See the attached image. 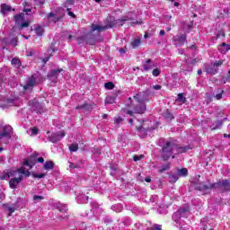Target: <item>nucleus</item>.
I'll use <instances>...</instances> for the list:
<instances>
[{"label":"nucleus","instance_id":"nucleus-14","mask_svg":"<svg viewBox=\"0 0 230 230\" xmlns=\"http://www.w3.org/2000/svg\"><path fill=\"white\" fill-rule=\"evenodd\" d=\"M34 31L38 37H42V35H44V27L40 25H35Z\"/></svg>","mask_w":230,"mask_h":230},{"label":"nucleus","instance_id":"nucleus-5","mask_svg":"<svg viewBox=\"0 0 230 230\" xmlns=\"http://www.w3.org/2000/svg\"><path fill=\"white\" fill-rule=\"evenodd\" d=\"M188 217H190V207L186 206L180 208L172 215V220L176 224H179V227L182 228V222H184L182 218H188Z\"/></svg>","mask_w":230,"mask_h":230},{"label":"nucleus","instance_id":"nucleus-45","mask_svg":"<svg viewBox=\"0 0 230 230\" xmlns=\"http://www.w3.org/2000/svg\"><path fill=\"white\" fill-rule=\"evenodd\" d=\"M17 42H18L17 38H13V40H11L12 46H17Z\"/></svg>","mask_w":230,"mask_h":230},{"label":"nucleus","instance_id":"nucleus-34","mask_svg":"<svg viewBox=\"0 0 230 230\" xmlns=\"http://www.w3.org/2000/svg\"><path fill=\"white\" fill-rule=\"evenodd\" d=\"M70 152H77L78 151V144H72L69 146Z\"/></svg>","mask_w":230,"mask_h":230},{"label":"nucleus","instance_id":"nucleus-3","mask_svg":"<svg viewBox=\"0 0 230 230\" xmlns=\"http://www.w3.org/2000/svg\"><path fill=\"white\" fill-rule=\"evenodd\" d=\"M188 150H190V148L181 147L175 145L173 142L168 141L163 148V159H164V161H167V159H170V157H172V154H184V152H188Z\"/></svg>","mask_w":230,"mask_h":230},{"label":"nucleus","instance_id":"nucleus-11","mask_svg":"<svg viewBox=\"0 0 230 230\" xmlns=\"http://www.w3.org/2000/svg\"><path fill=\"white\" fill-rule=\"evenodd\" d=\"M144 71H150V69H154V62L152 59H147L143 63Z\"/></svg>","mask_w":230,"mask_h":230},{"label":"nucleus","instance_id":"nucleus-8","mask_svg":"<svg viewBox=\"0 0 230 230\" xmlns=\"http://www.w3.org/2000/svg\"><path fill=\"white\" fill-rule=\"evenodd\" d=\"M184 42H186V34L176 35L173 37V43L176 46H184Z\"/></svg>","mask_w":230,"mask_h":230},{"label":"nucleus","instance_id":"nucleus-62","mask_svg":"<svg viewBox=\"0 0 230 230\" xmlns=\"http://www.w3.org/2000/svg\"><path fill=\"white\" fill-rule=\"evenodd\" d=\"M224 137H230V134H224Z\"/></svg>","mask_w":230,"mask_h":230},{"label":"nucleus","instance_id":"nucleus-31","mask_svg":"<svg viewBox=\"0 0 230 230\" xmlns=\"http://www.w3.org/2000/svg\"><path fill=\"white\" fill-rule=\"evenodd\" d=\"M201 224H202V226H203V230H213V228H209V223H208L207 221H206V219H202L201 220Z\"/></svg>","mask_w":230,"mask_h":230},{"label":"nucleus","instance_id":"nucleus-58","mask_svg":"<svg viewBox=\"0 0 230 230\" xmlns=\"http://www.w3.org/2000/svg\"><path fill=\"white\" fill-rule=\"evenodd\" d=\"M119 53H125V49L123 48L119 49Z\"/></svg>","mask_w":230,"mask_h":230},{"label":"nucleus","instance_id":"nucleus-60","mask_svg":"<svg viewBox=\"0 0 230 230\" xmlns=\"http://www.w3.org/2000/svg\"><path fill=\"white\" fill-rule=\"evenodd\" d=\"M179 53H180V55H182V53H184V50L183 49H179Z\"/></svg>","mask_w":230,"mask_h":230},{"label":"nucleus","instance_id":"nucleus-35","mask_svg":"<svg viewBox=\"0 0 230 230\" xmlns=\"http://www.w3.org/2000/svg\"><path fill=\"white\" fill-rule=\"evenodd\" d=\"M33 200H34L35 203L40 202L41 200H44V197L43 196H39V195H34L33 196Z\"/></svg>","mask_w":230,"mask_h":230},{"label":"nucleus","instance_id":"nucleus-56","mask_svg":"<svg viewBox=\"0 0 230 230\" xmlns=\"http://www.w3.org/2000/svg\"><path fill=\"white\" fill-rule=\"evenodd\" d=\"M145 181H146V182H151V181H152V180L150 179V177H146V178L145 179Z\"/></svg>","mask_w":230,"mask_h":230},{"label":"nucleus","instance_id":"nucleus-42","mask_svg":"<svg viewBox=\"0 0 230 230\" xmlns=\"http://www.w3.org/2000/svg\"><path fill=\"white\" fill-rule=\"evenodd\" d=\"M28 26H30V22H21V27H20V30H22V28H28Z\"/></svg>","mask_w":230,"mask_h":230},{"label":"nucleus","instance_id":"nucleus-6","mask_svg":"<svg viewBox=\"0 0 230 230\" xmlns=\"http://www.w3.org/2000/svg\"><path fill=\"white\" fill-rule=\"evenodd\" d=\"M137 123L139 124V125L136 124L137 135L142 139H145V137H146V136H148V132H150L152 130V128L148 127L150 121H148V120L140 121V120L137 119Z\"/></svg>","mask_w":230,"mask_h":230},{"label":"nucleus","instance_id":"nucleus-43","mask_svg":"<svg viewBox=\"0 0 230 230\" xmlns=\"http://www.w3.org/2000/svg\"><path fill=\"white\" fill-rule=\"evenodd\" d=\"M222 64H224L223 60H217L214 63V67H220V66H222Z\"/></svg>","mask_w":230,"mask_h":230},{"label":"nucleus","instance_id":"nucleus-38","mask_svg":"<svg viewBox=\"0 0 230 230\" xmlns=\"http://www.w3.org/2000/svg\"><path fill=\"white\" fill-rule=\"evenodd\" d=\"M104 87L106 88V89H114V84L112 83V82H108V83H106L105 84H104Z\"/></svg>","mask_w":230,"mask_h":230},{"label":"nucleus","instance_id":"nucleus-54","mask_svg":"<svg viewBox=\"0 0 230 230\" xmlns=\"http://www.w3.org/2000/svg\"><path fill=\"white\" fill-rule=\"evenodd\" d=\"M68 15L70 17H75V13L71 12V11H68Z\"/></svg>","mask_w":230,"mask_h":230},{"label":"nucleus","instance_id":"nucleus-7","mask_svg":"<svg viewBox=\"0 0 230 230\" xmlns=\"http://www.w3.org/2000/svg\"><path fill=\"white\" fill-rule=\"evenodd\" d=\"M13 132V128L12 126H5L0 128V141L2 143H8L10 139H12V134Z\"/></svg>","mask_w":230,"mask_h":230},{"label":"nucleus","instance_id":"nucleus-1","mask_svg":"<svg viewBox=\"0 0 230 230\" xmlns=\"http://www.w3.org/2000/svg\"><path fill=\"white\" fill-rule=\"evenodd\" d=\"M33 166H35V161H32L31 158H29L24 160L23 166L18 168L16 171H4V172L0 173V179L2 181H6L10 179V177H17L18 173V178H13L9 181L10 188L12 190H15V188H17L19 183L22 181V177H30V175H31L30 170H31Z\"/></svg>","mask_w":230,"mask_h":230},{"label":"nucleus","instance_id":"nucleus-40","mask_svg":"<svg viewBox=\"0 0 230 230\" xmlns=\"http://www.w3.org/2000/svg\"><path fill=\"white\" fill-rule=\"evenodd\" d=\"M17 208L15 207H7V211H9V217H12V213H13Z\"/></svg>","mask_w":230,"mask_h":230},{"label":"nucleus","instance_id":"nucleus-4","mask_svg":"<svg viewBox=\"0 0 230 230\" xmlns=\"http://www.w3.org/2000/svg\"><path fill=\"white\" fill-rule=\"evenodd\" d=\"M147 98L148 93L146 92L138 93L134 96V100L137 102V106L134 108L135 114H145V111H146L145 102H146Z\"/></svg>","mask_w":230,"mask_h":230},{"label":"nucleus","instance_id":"nucleus-55","mask_svg":"<svg viewBox=\"0 0 230 230\" xmlns=\"http://www.w3.org/2000/svg\"><path fill=\"white\" fill-rule=\"evenodd\" d=\"M38 163H44V159L42 157L38 158Z\"/></svg>","mask_w":230,"mask_h":230},{"label":"nucleus","instance_id":"nucleus-26","mask_svg":"<svg viewBox=\"0 0 230 230\" xmlns=\"http://www.w3.org/2000/svg\"><path fill=\"white\" fill-rule=\"evenodd\" d=\"M223 122L222 120H217L213 123L212 130H218V128H222Z\"/></svg>","mask_w":230,"mask_h":230},{"label":"nucleus","instance_id":"nucleus-21","mask_svg":"<svg viewBox=\"0 0 230 230\" xmlns=\"http://www.w3.org/2000/svg\"><path fill=\"white\" fill-rule=\"evenodd\" d=\"M11 64L12 66H13V67H16L17 69H19V67H21L22 66L21 59L17 58H13Z\"/></svg>","mask_w":230,"mask_h":230},{"label":"nucleus","instance_id":"nucleus-44","mask_svg":"<svg viewBox=\"0 0 230 230\" xmlns=\"http://www.w3.org/2000/svg\"><path fill=\"white\" fill-rule=\"evenodd\" d=\"M31 134H32L33 136H37V134H39V129H38L37 128H33L31 129Z\"/></svg>","mask_w":230,"mask_h":230},{"label":"nucleus","instance_id":"nucleus-20","mask_svg":"<svg viewBox=\"0 0 230 230\" xmlns=\"http://www.w3.org/2000/svg\"><path fill=\"white\" fill-rule=\"evenodd\" d=\"M7 105L9 107H17L19 105V100H17V99H7Z\"/></svg>","mask_w":230,"mask_h":230},{"label":"nucleus","instance_id":"nucleus-36","mask_svg":"<svg viewBox=\"0 0 230 230\" xmlns=\"http://www.w3.org/2000/svg\"><path fill=\"white\" fill-rule=\"evenodd\" d=\"M32 176L35 179H44V177H46V173H33Z\"/></svg>","mask_w":230,"mask_h":230},{"label":"nucleus","instance_id":"nucleus-52","mask_svg":"<svg viewBox=\"0 0 230 230\" xmlns=\"http://www.w3.org/2000/svg\"><path fill=\"white\" fill-rule=\"evenodd\" d=\"M153 229H155V230H161V226L160 225H155Z\"/></svg>","mask_w":230,"mask_h":230},{"label":"nucleus","instance_id":"nucleus-39","mask_svg":"<svg viewBox=\"0 0 230 230\" xmlns=\"http://www.w3.org/2000/svg\"><path fill=\"white\" fill-rule=\"evenodd\" d=\"M122 121H123V119H121V117H116L114 119L115 125H119L122 123Z\"/></svg>","mask_w":230,"mask_h":230},{"label":"nucleus","instance_id":"nucleus-46","mask_svg":"<svg viewBox=\"0 0 230 230\" xmlns=\"http://www.w3.org/2000/svg\"><path fill=\"white\" fill-rule=\"evenodd\" d=\"M141 159H143V155H135L134 157H133V160L134 161H141Z\"/></svg>","mask_w":230,"mask_h":230},{"label":"nucleus","instance_id":"nucleus-32","mask_svg":"<svg viewBox=\"0 0 230 230\" xmlns=\"http://www.w3.org/2000/svg\"><path fill=\"white\" fill-rule=\"evenodd\" d=\"M176 102H180V103H186V97H184V94L179 93Z\"/></svg>","mask_w":230,"mask_h":230},{"label":"nucleus","instance_id":"nucleus-9","mask_svg":"<svg viewBox=\"0 0 230 230\" xmlns=\"http://www.w3.org/2000/svg\"><path fill=\"white\" fill-rule=\"evenodd\" d=\"M63 137H66V133L64 131H59L51 135L50 141L51 143H58Z\"/></svg>","mask_w":230,"mask_h":230},{"label":"nucleus","instance_id":"nucleus-16","mask_svg":"<svg viewBox=\"0 0 230 230\" xmlns=\"http://www.w3.org/2000/svg\"><path fill=\"white\" fill-rule=\"evenodd\" d=\"M92 210L94 215L102 213V208H100V206H98V203L96 202L92 203Z\"/></svg>","mask_w":230,"mask_h":230},{"label":"nucleus","instance_id":"nucleus-61","mask_svg":"<svg viewBox=\"0 0 230 230\" xmlns=\"http://www.w3.org/2000/svg\"><path fill=\"white\" fill-rule=\"evenodd\" d=\"M31 55H33V53H31V52H27V57H31Z\"/></svg>","mask_w":230,"mask_h":230},{"label":"nucleus","instance_id":"nucleus-12","mask_svg":"<svg viewBox=\"0 0 230 230\" xmlns=\"http://www.w3.org/2000/svg\"><path fill=\"white\" fill-rule=\"evenodd\" d=\"M218 50L220 51V53H222V55H226L227 51H230V44H226L225 42H223L218 48Z\"/></svg>","mask_w":230,"mask_h":230},{"label":"nucleus","instance_id":"nucleus-63","mask_svg":"<svg viewBox=\"0 0 230 230\" xmlns=\"http://www.w3.org/2000/svg\"><path fill=\"white\" fill-rule=\"evenodd\" d=\"M173 4H174V6H176V7L179 6V3H178V2H174Z\"/></svg>","mask_w":230,"mask_h":230},{"label":"nucleus","instance_id":"nucleus-24","mask_svg":"<svg viewBox=\"0 0 230 230\" xmlns=\"http://www.w3.org/2000/svg\"><path fill=\"white\" fill-rule=\"evenodd\" d=\"M111 209L116 213H121L123 211V206L121 204H116L111 207Z\"/></svg>","mask_w":230,"mask_h":230},{"label":"nucleus","instance_id":"nucleus-47","mask_svg":"<svg viewBox=\"0 0 230 230\" xmlns=\"http://www.w3.org/2000/svg\"><path fill=\"white\" fill-rule=\"evenodd\" d=\"M69 168H70V169H73V168H80V166H78V164H73V163H70Z\"/></svg>","mask_w":230,"mask_h":230},{"label":"nucleus","instance_id":"nucleus-28","mask_svg":"<svg viewBox=\"0 0 230 230\" xmlns=\"http://www.w3.org/2000/svg\"><path fill=\"white\" fill-rule=\"evenodd\" d=\"M138 46H141V39H135L131 42V47L133 48V49H136V48H138Z\"/></svg>","mask_w":230,"mask_h":230},{"label":"nucleus","instance_id":"nucleus-25","mask_svg":"<svg viewBox=\"0 0 230 230\" xmlns=\"http://www.w3.org/2000/svg\"><path fill=\"white\" fill-rule=\"evenodd\" d=\"M177 173L180 177H188V169L187 168L179 169Z\"/></svg>","mask_w":230,"mask_h":230},{"label":"nucleus","instance_id":"nucleus-18","mask_svg":"<svg viewBox=\"0 0 230 230\" xmlns=\"http://www.w3.org/2000/svg\"><path fill=\"white\" fill-rule=\"evenodd\" d=\"M14 21L16 24H22V22H24V13L16 14L14 16Z\"/></svg>","mask_w":230,"mask_h":230},{"label":"nucleus","instance_id":"nucleus-41","mask_svg":"<svg viewBox=\"0 0 230 230\" xmlns=\"http://www.w3.org/2000/svg\"><path fill=\"white\" fill-rule=\"evenodd\" d=\"M159 75H161V70H159V68L153 70V76H159Z\"/></svg>","mask_w":230,"mask_h":230},{"label":"nucleus","instance_id":"nucleus-13","mask_svg":"<svg viewBox=\"0 0 230 230\" xmlns=\"http://www.w3.org/2000/svg\"><path fill=\"white\" fill-rule=\"evenodd\" d=\"M104 30H109V26H100L96 24H92V31H104Z\"/></svg>","mask_w":230,"mask_h":230},{"label":"nucleus","instance_id":"nucleus-37","mask_svg":"<svg viewBox=\"0 0 230 230\" xmlns=\"http://www.w3.org/2000/svg\"><path fill=\"white\" fill-rule=\"evenodd\" d=\"M114 100H115L114 97L107 96L105 99V103L112 104V103H114Z\"/></svg>","mask_w":230,"mask_h":230},{"label":"nucleus","instance_id":"nucleus-33","mask_svg":"<svg viewBox=\"0 0 230 230\" xmlns=\"http://www.w3.org/2000/svg\"><path fill=\"white\" fill-rule=\"evenodd\" d=\"M58 73H62V69H58V70H51L50 73L49 74V76H54L57 78V75Z\"/></svg>","mask_w":230,"mask_h":230},{"label":"nucleus","instance_id":"nucleus-30","mask_svg":"<svg viewBox=\"0 0 230 230\" xmlns=\"http://www.w3.org/2000/svg\"><path fill=\"white\" fill-rule=\"evenodd\" d=\"M191 28H193V22H188V23H184L183 24V30H184V31H190V30L191 29Z\"/></svg>","mask_w":230,"mask_h":230},{"label":"nucleus","instance_id":"nucleus-2","mask_svg":"<svg viewBox=\"0 0 230 230\" xmlns=\"http://www.w3.org/2000/svg\"><path fill=\"white\" fill-rule=\"evenodd\" d=\"M196 189L203 193H208L209 190H217V191H230V180H223L217 183H212L209 186L204 183H199L196 185Z\"/></svg>","mask_w":230,"mask_h":230},{"label":"nucleus","instance_id":"nucleus-27","mask_svg":"<svg viewBox=\"0 0 230 230\" xmlns=\"http://www.w3.org/2000/svg\"><path fill=\"white\" fill-rule=\"evenodd\" d=\"M8 46V39H0V49H4Z\"/></svg>","mask_w":230,"mask_h":230},{"label":"nucleus","instance_id":"nucleus-50","mask_svg":"<svg viewBox=\"0 0 230 230\" xmlns=\"http://www.w3.org/2000/svg\"><path fill=\"white\" fill-rule=\"evenodd\" d=\"M166 118L168 119H173V115L172 113H167Z\"/></svg>","mask_w":230,"mask_h":230},{"label":"nucleus","instance_id":"nucleus-64","mask_svg":"<svg viewBox=\"0 0 230 230\" xmlns=\"http://www.w3.org/2000/svg\"><path fill=\"white\" fill-rule=\"evenodd\" d=\"M134 24H141V22L137 21V22H134Z\"/></svg>","mask_w":230,"mask_h":230},{"label":"nucleus","instance_id":"nucleus-19","mask_svg":"<svg viewBox=\"0 0 230 230\" xmlns=\"http://www.w3.org/2000/svg\"><path fill=\"white\" fill-rule=\"evenodd\" d=\"M43 168L44 170H53V168H55V164L53 163V161H47L43 164Z\"/></svg>","mask_w":230,"mask_h":230},{"label":"nucleus","instance_id":"nucleus-48","mask_svg":"<svg viewBox=\"0 0 230 230\" xmlns=\"http://www.w3.org/2000/svg\"><path fill=\"white\" fill-rule=\"evenodd\" d=\"M135 227L136 229H141V227H143V225H141V223H137L135 224Z\"/></svg>","mask_w":230,"mask_h":230},{"label":"nucleus","instance_id":"nucleus-15","mask_svg":"<svg viewBox=\"0 0 230 230\" xmlns=\"http://www.w3.org/2000/svg\"><path fill=\"white\" fill-rule=\"evenodd\" d=\"M8 12H12V6L3 4L1 5V13H3V15H6Z\"/></svg>","mask_w":230,"mask_h":230},{"label":"nucleus","instance_id":"nucleus-51","mask_svg":"<svg viewBox=\"0 0 230 230\" xmlns=\"http://www.w3.org/2000/svg\"><path fill=\"white\" fill-rule=\"evenodd\" d=\"M126 114H128V116H133L134 111L128 110V111H126Z\"/></svg>","mask_w":230,"mask_h":230},{"label":"nucleus","instance_id":"nucleus-57","mask_svg":"<svg viewBox=\"0 0 230 230\" xmlns=\"http://www.w3.org/2000/svg\"><path fill=\"white\" fill-rule=\"evenodd\" d=\"M164 33H165L164 30H161V31H160V36H161V37H163V35H164Z\"/></svg>","mask_w":230,"mask_h":230},{"label":"nucleus","instance_id":"nucleus-23","mask_svg":"<svg viewBox=\"0 0 230 230\" xmlns=\"http://www.w3.org/2000/svg\"><path fill=\"white\" fill-rule=\"evenodd\" d=\"M89 200V197L81 195L77 197V202L78 204H85Z\"/></svg>","mask_w":230,"mask_h":230},{"label":"nucleus","instance_id":"nucleus-59","mask_svg":"<svg viewBox=\"0 0 230 230\" xmlns=\"http://www.w3.org/2000/svg\"><path fill=\"white\" fill-rule=\"evenodd\" d=\"M144 39H148V32H146V33H145Z\"/></svg>","mask_w":230,"mask_h":230},{"label":"nucleus","instance_id":"nucleus-53","mask_svg":"<svg viewBox=\"0 0 230 230\" xmlns=\"http://www.w3.org/2000/svg\"><path fill=\"white\" fill-rule=\"evenodd\" d=\"M217 100H222V93H217L216 95Z\"/></svg>","mask_w":230,"mask_h":230},{"label":"nucleus","instance_id":"nucleus-29","mask_svg":"<svg viewBox=\"0 0 230 230\" xmlns=\"http://www.w3.org/2000/svg\"><path fill=\"white\" fill-rule=\"evenodd\" d=\"M179 177L181 176H179L178 172L172 174L169 176V181L170 182H177V181H179Z\"/></svg>","mask_w":230,"mask_h":230},{"label":"nucleus","instance_id":"nucleus-10","mask_svg":"<svg viewBox=\"0 0 230 230\" xmlns=\"http://www.w3.org/2000/svg\"><path fill=\"white\" fill-rule=\"evenodd\" d=\"M47 19H48V21L52 22H58V21H60V19H62V16H58L54 13H49L47 15Z\"/></svg>","mask_w":230,"mask_h":230},{"label":"nucleus","instance_id":"nucleus-17","mask_svg":"<svg viewBox=\"0 0 230 230\" xmlns=\"http://www.w3.org/2000/svg\"><path fill=\"white\" fill-rule=\"evenodd\" d=\"M55 206L57 209H58V211H60L61 213H66L67 211V206H66L65 204L58 202V203H56Z\"/></svg>","mask_w":230,"mask_h":230},{"label":"nucleus","instance_id":"nucleus-49","mask_svg":"<svg viewBox=\"0 0 230 230\" xmlns=\"http://www.w3.org/2000/svg\"><path fill=\"white\" fill-rule=\"evenodd\" d=\"M154 89H155V91H161V85L155 84V85H154Z\"/></svg>","mask_w":230,"mask_h":230},{"label":"nucleus","instance_id":"nucleus-22","mask_svg":"<svg viewBox=\"0 0 230 230\" xmlns=\"http://www.w3.org/2000/svg\"><path fill=\"white\" fill-rule=\"evenodd\" d=\"M35 85V77L31 76L28 79L26 85L24 86V89H28L29 87H33Z\"/></svg>","mask_w":230,"mask_h":230}]
</instances>
